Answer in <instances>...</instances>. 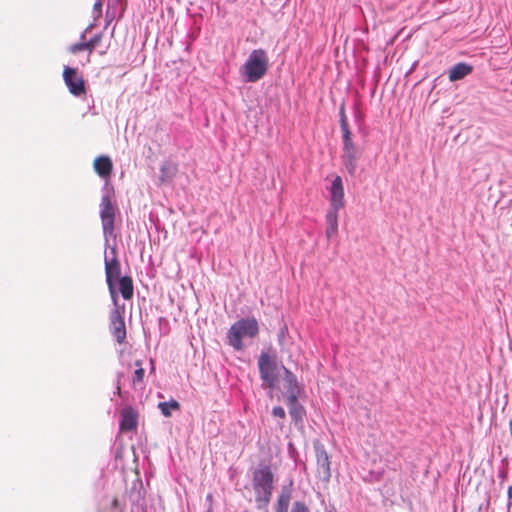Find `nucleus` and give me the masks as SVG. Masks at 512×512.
Wrapping results in <instances>:
<instances>
[{
  "label": "nucleus",
  "mask_w": 512,
  "mask_h": 512,
  "mask_svg": "<svg viewBox=\"0 0 512 512\" xmlns=\"http://www.w3.org/2000/svg\"><path fill=\"white\" fill-rule=\"evenodd\" d=\"M500 477L502 479H506L507 478V471H504V472L500 473Z\"/></svg>",
  "instance_id": "2f4dec72"
},
{
  "label": "nucleus",
  "mask_w": 512,
  "mask_h": 512,
  "mask_svg": "<svg viewBox=\"0 0 512 512\" xmlns=\"http://www.w3.org/2000/svg\"><path fill=\"white\" fill-rule=\"evenodd\" d=\"M288 404H289V413H290V416L295 420V421H301L302 420V416H303V409L302 407H298L297 406V402L295 404L291 403L289 400H288Z\"/></svg>",
  "instance_id": "5701e85b"
},
{
  "label": "nucleus",
  "mask_w": 512,
  "mask_h": 512,
  "mask_svg": "<svg viewBox=\"0 0 512 512\" xmlns=\"http://www.w3.org/2000/svg\"><path fill=\"white\" fill-rule=\"evenodd\" d=\"M102 6H103V2L102 0H99L97 2H95L94 6H93V13H94V18H100L101 15H102Z\"/></svg>",
  "instance_id": "a878e982"
},
{
  "label": "nucleus",
  "mask_w": 512,
  "mask_h": 512,
  "mask_svg": "<svg viewBox=\"0 0 512 512\" xmlns=\"http://www.w3.org/2000/svg\"><path fill=\"white\" fill-rule=\"evenodd\" d=\"M274 476L268 465L256 469L253 473V489L255 501L259 508L267 507L273 492Z\"/></svg>",
  "instance_id": "f257e3e1"
},
{
  "label": "nucleus",
  "mask_w": 512,
  "mask_h": 512,
  "mask_svg": "<svg viewBox=\"0 0 512 512\" xmlns=\"http://www.w3.org/2000/svg\"><path fill=\"white\" fill-rule=\"evenodd\" d=\"M316 452V463H317V475L319 479L324 482H328L331 478V462L329 455L323 445L315 446Z\"/></svg>",
  "instance_id": "6e6552de"
},
{
  "label": "nucleus",
  "mask_w": 512,
  "mask_h": 512,
  "mask_svg": "<svg viewBox=\"0 0 512 512\" xmlns=\"http://www.w3.org/2000/svg\"><path fill=\"white\" fill-rule=\"evenodd\" d=\"M177 165L175 164H164L161 166V169H160V182L163 184V183H166L170 180H172L176 173H177Z\"/></svg>",
  "instance_id": "6ab92c4d"
},
{
  "label": "nucleus",
  "mask_w": 512,
  "mask_h": 512,
  "mask_svg": "<svg viewBox=\"0 0 512 512\" xmlns=\"http://www.w3.org/2000/svg\"><path fill=\"white\" fill-rule=\"evenodd\" d=\"M119 291L125 300H130L133 297L134 287L130 276H123L119 279Z\"/></svg>",
  "instance_id": "f3484780"
},
{
  "label": "nucleus",
  "mask_w": 512,
  "mask_h": 512,
  "mask_svg": "<svg viewBox=\"0 0 512 512\" xmlns=\"http://www.w3.org/2000/svg\"><path fill=\"white\" fill-rule=\"evenodd\" d=\"M110 331L119 344L126 339V326L124 317L119 308H115L110 314Z\"/></svg>",
  "instance_id": "1a4fd4ad"
},
{
  "label": "nucleus",
  "mask_w": 512,
  "mask_h": 512,
  "mask_svg": "<svg viewBox=\"0 0 512 512\" xmlns=\"http://www.w3.org/2000/svg\"><path fill=\"white\" fill-rule=\"evenodd\" d=\"M507 495L509 499L508 507L510 508L512 506V486L508 487Z\"/></svg>",
  "instance_id": "7c9ffc66"
},
{
  "label": "nucleus",
  "mask_w": 512,
  "mask_h": 512,
  "mask_svg": "<svg viewBox=\"0 0 512 512\" xmlns=\"http://www.w3.org/2000/svg\"><path fill=\"white\" fill-rule=\"evenodd\" d=\"M340 209L331 208L328 210L326 214V236L327 238H331L336 235L338 232V212Z\"/></svg>",
  "instance_id": "2eb2a0df"
},
{
  "label": "nucleus",
  "mask_w": 512,
  "mask_h": 512,
  "mask_svg": "<svg viewBox=\"0 0 512 512\" xmlns=\"http://www.w3.org/2000/svg\"><path fill=\"white\" fill-rule=\"evenodd\" d=\"M116 208L108 195L101 199L100 217L102 222L103 233L105 236H112L114 232Z\"/></svg>",
  "instance_id": "0eeeda50"
},
{
  "label": "nucleus",
  "mask_w": 512,
  "mask_h": 512,
  "mask_svg": "<svg viewBox=\"0 0 512 512\" xmlns=\"http://www.w3.org/2000/svg\"><path fill=\"white\" fill-rule=\"evenodd\" d=\"M107 49H108V47H106L104 50L100 51V54L105 55L107 53Z\"/></svg>",
  "instance_id": "473e14b6"
},
{
  "label": "nucleus",
  "mask_w": 512,
  "mask_h": 512,
  "mask_svg": "<svg viewBox=\"0 0 512 512\" xmlns=\"http://www.w3.org/2000/svg\"><path fill=\"white\" fill-rule=\"evenodd\" d=\"M472 70V66L466 63H458L450 69L449 80L453 82L463 79L464 77L469 75L472 72Z\"/></svg>",
  "instance_id": "dca6fc26"
},
{
  "label": "nucleus",
  "mask_w": 512,
  "mask_h": 512,
  "mask_svg": "<svg viewBox=\"0 0 512 512\" xmlns=\"http://www.w3.org/2000/svg\"><path fill=\"white\" fill-rule=\"evenodd\" d=\"M340 127H341V130H342V133H343V142L344 141L352 140V138H351V131L349 129V125L347 124L346 126H340Z\"/></svg>",
  "instance_id": "bb28decb"
},
{
  "label": "nucleus",
  "mask_w": 512,
  "mask_h": 512,
  "mask_svg": "<svg viewBox=\"0 0 512 512\" xmlns=\"http://www.w3.org/2000/svg\"><path fill=\"white\" fill-rule=\"evenodd\" d=\"M135 364H136V366L138 368L134 371V374H133V377H132V386H133L134 389H136L138 385H142L143 384L144 376H145V371L141 367V362L140 361H136Z\"/></svg>",
  "instance_id": "412c9836"
},
{
  "label": "nucleus",
  "mask_w": 512,
  "mask_h": 512,
  "mask_svg": "<svg viewBox=\"0 0 512 512\" xmlns=\"http://www.w3.org/2000/svg\"><path fill=\"white\" fill-rule=\"evenodd\" d=\"M93 168L103 179H108L113 171V163L109 156L101 155L94 159Z\"/></svg>",
  "instance_id": "ddd939ff"
},
{
  "label": "nucleus",
  "mask_w": 512,
  "mask_h": 512,
  "mask_svg": "<svg viewBox=\"0 0 512 512\" xmlns=\"http://www.w3.org/2000/svg\"><path fill=\"white\" fill-rule=\"evenodd\" d=\"M272 414L275 416V417H279L281 419L285 418V410L281 407V406H276L273 408L272 410Z\"/></svg>",
  "instance_id": "cd10ccee"
},
{
  "label": "nucleus",
  "mask_w": 512,
  "mask_h": 512,
  "mask_svg": "<svg viewBox=\"0 0 512 512\" xmlns=\"http://www.w3.org/2000/svg\"><path fill=\"white\" fill-rule=\"evenodd\" d=\"M259 333L258 322L255 318H243L236 321L230 327L227 338L228 343L235 350H242L243 343L242 339L245 337L254 338Z\"/></svg>",
  "instance_id": "f03ea898"
},
{
  "label": "nucleus",
  "mask_w": 512,
  "mask_h": 512,
  "mask_svg": "<svg viewBox=\"0 0 512 512\" xmlns=\"http://www.w3.org/2000/svg\"><path fill=\"white\" fill-rule=\"evenodd\" d=\"M63 80L73 96L82 97L86 94L85 80L76 68L65 66L63 69Z\"/></svg>",
  "instance_id": "39448f33"
},
{
  "label": "nucleus",
  "mask_w": 512,
  "mask_h": 512,
  "mask_svg": "<svg viewBox=\"0 0 512 512\" xmlns=\"http://www.w3.org/2000/svg\"><path fill=\"white\" fill-rule=\"evenodd\" d=\"M291 501V490L284 487L278 496L275 512H288Z\"/></svg>",
  "instance_id": "a211bd4d"
},
{
  "label": "nucleus",
  "mask_w": 512,
  "mask_h": 512,
  "mask_svg": "<svg viewBox=\"0 0 512 512\" xmlns=\"http://www.w3.org/2000/svg\"><path fill=\"white\" fill-rule=\"evenodd\" d=\"M344 152L342 155V161L350 174H354L356 171V159H357V148L352 140L344 141Z\"/></svg>",
  "instance_id": "9b49d317"
},
{
  "label": "nucleus",
  "mask_w": 512,
  "mask_h": 512,
  "mask_svg": "<svg viewBox=\"0 0 512 512\" xmlns=\"http://www.w3.org/2000/svg\"><path fill=\"white\" fill-rule=\"evenodd\" d=\"M138 425V412L131 406L121 411L120 429L122 431H133Z\"/></svg>",
  "instance_id": "f8f14e48"
},
{
  "label": "nucleus",
  "mask_w": 512,
  "mask_h": 512,
  "mask_svg": "<svg viewBox=\"0 0 512 512\" xmlns=\"http://www.w3.org/2000/svg\"><path fill=\"white\" fill-rule=\"evenodd\" d=\"M290 512H310V509L304 502L295 501Z\"/></svg>",
  "instance_id": "b1692460"
},
{
  "label": "nucleus",
  "mask_w": 512,
  "mask_h": 512,
  "mask_svg": "<svg viewBox=\"0 0 512 512\" xmlns=\"http://www.w3.org/2000/svg\"><path fill=\"white\" fill-rule=\"evenodd\" d=\"M281 369L284 371V380L286 383V388L289 393L288 400L295 404L296 403V394L298 392V385L296 376L285 366L281 365Z\"/></svg>",
  "instance_id": "4468645a"
},
{
  "label": "nucleus",
  "mask_w": 512,
  "mask_h": 512,
  "mask_svg": "<svg viewBox=\"0 0 512 512\" xmlns=\"http://www.w3.org/2000/svg\"><path fill=\"white\" fill-rule=\"evenodd\" d=\"M103 38V34L102 33H99V34H96L93 38H91L89 41L85 42L86 44V48H87V51H88V58H87V62H90V54L92 53V51L99 46L101 40Z\"/></svg>",
  "instance_id": "4be33fe9"
},
{
  "label": "nucleus",
  "mask_w": 512,
  "mask_h": 512,
  "mask_svg": "<svg viewBox=\"0 0 512 512\" xmlns=\"http://www.w3.org/2000/svg\"><path fill=\"white\" fill-rule=\"evenodd\" d=\"M348 124L347 117L344 110V105L340 108V126H346Z\"/></svg>",
  "instance_id": "c85d7f7f"
},
{
  "label": "nucleus",
  "mask_w": 512,
  "mask_h": 512,
  "mask_svg": "<svg viewBox=\"0 0 512 512\" xmlns=\"http://www.w3.org/2000/svg\"><path fill=\"white\" fill-rule=\"evenodd\" d=\"M345 206L344 187L340 176H336L330 188V207L342 209Z\"/></svg>",
  "instance_id": "9d476101"
},
{
  "label": "nucleus",
  "mask_w": 512,
  "mask_h": 512,
  "mask_svg": "<svg viewBox=\"0 0 512 512\" xmlns=\"http://www.w3.org/2000/svg\"><path fill=\"white\" fill-rule=\"evenodd\" d=\"M158 408L160 409L161 413L165 416V417H170L171 416V411L174 410V411H179L180 410V404L178 401L172 399L168 402H159L158 403Z\"/></svg>",
  "instance_id": "aec40b11"
},
{
  "label": "nucleus",
  "mask_w": 512,
  "mask_h": 512,
  "mask_svg": "<svg viewBox=\"0 0 512 512\" xmlns=\"http://www.w3.org/2000/svg\"><path fill=\"white\" fill-rule=\"evenodd\" d=\"M121 378H122V374H119L118 375V379H117V382H116V391L115 393L118 395V396H121Z\"/></svg>",
  "instance_id": "c756f323"
},
{
  "label": "nucleus",
  "mask_w": 512,
  "mask_h": 512,
  "mask_svg": "<svg viewBox=\"0 0 512 512\" xmlns=\"http://www.w3.org/2000/svg\"><path fill=\"white\" fill-rule=\"evenodd\" d=\"M111 252L113 254L111 259L105 257V274L111 297L116 303L117 295L115 291V280L120 279L121 266L119 260L117 259L115 248H112Z\"/></svg>",
  "instance_id": "423d86ee"
},
{
  "label": "nucleus",
  "mask_w": 512,
  "mask_h": 512,
  "mask_svg": "<svg viewBox=\"0 0 512 512\" xmlns=\"http://www.w3.org/2000/svg\"><path fill=\"white\" fill-rule=\"evenodd\" d=\"M258 368L264 385L274 389L278 384L279 369H281L275 358L262 352L258 358Z\"/></svg>",
  "instance_id": "20e7f679"
},
{
  "label": "nucleus",
  "mask_w": 512,
  "mask_h": 512,
  "mask_svg": "<svg viewBox=\"0 0 512 512\" xmlns=\"http://www.w3.org/2000/svg\"><path fill=\"white\" fill-rule=\"evenodd\" d=\"M83 50H87L85 42H81V43L73 44V45H71V46L68 48V51H69L71 54H76V53H78V52H80V51H83Z\"/></svg>",
  "instance_id": "393cba45"
},
{
  "label": "nucleus",
  "mask_w": 512,
  "mask_h": 512,
  "mask_svg": "<svg viewBox=\"0 0 512 512\" xmlns=\"http://www.w3.org/2000/svg\"><path fill=\"white\" fill-rule=\"evenodd\" d=\"M269 67V58L264 49H254L243 65L248 82H256L264 77Z\"/></svg>",
  "instance_id": "7ed1b4c3"
}]
</instances>
